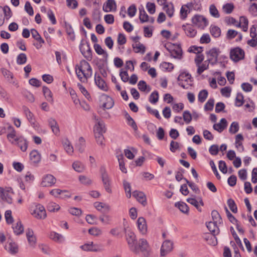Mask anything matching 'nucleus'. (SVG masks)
Listing matches in <instances>:
<instances>
[{"instance_id": "1", "label": "nucleus", "mask_w": 257, "mask_h": 257, "mask_svg": "<svg viewBox=\"0 0 257 257\" xmlns=\"http://www.w3.org/2000/svg\"><path fill=\"white\" fill-rule=\"evenodd\" d=\"M75 72L78 78L83 83H86L87 79L92 75V70L89 63L86 60H81L75 67Z\"/></svg>"}, {"instance_id": "2", "label": "nucleus", "mask_w": 257, "mask_h": 257, "mask_svg": "<svg viewBox=\"0 0 257 257\" xmlns=\"http://www.w3.org/2000/svg\"><path fill=\"white\" fill-rule=\"evenodd\" d=\"M126 240L128 245L133 252L135 253H139V247H138L137 240L135 233L130 230L124 228Z\"/></svg>"}, {"instance_id": "3", "label": "nucleus", "mask_w": 257, "mask_h": 257, "mask_svg": "<svg viewBox=\"0 0 257 257\" xmlns=\"http://www.w3.org/2000/svg\"><path fill=\"white\" fill-rule=\"evenodd\" d=\"M178 85L184 89H189L193 85L191 75L189 73L181 72L177 77Z\"/></svg>"}, {"instance_id": "4", "label": "nucleus", "mask_w": 257, "mask_h": 257, "mask_svg": "<svg viewBox=\"0 0 257 257\" xmlns=\"http://www.w3.org/2000/svg\"><path fill=\"white\" fill-rule=\"evenodd\" d=\"M165 47L170 53L171 57L179 59H181L182 50L180 44H175L169 43L166 44Z\"/></svg>"}, {"instance_id": "5", "label": "nucleus", "mask_w": 257, "mask_h": 257, "mask_svg": "<svg viewBox=\"0 0 257 257\" xmlns=\"http://www.w3.org/2000/svg\"><path fill=\"white\" fill-rule=\"evenodd\" d=\"M101 180L105 191L109 193H112L111 187V179L104 166H101L99 169Z\"/></svg>"}, {"instance_id": "6", "label": "nucleus", "mask_w": 257, "mask_h": 257, "mask_svg": "<svg viewBox=\"0 0 257 257\" xmlns=\"http://www.w3.org/2000/svg\"><path fill=\"white\" fill-rule=\"evenodd\" d=\"M219 48L214 47L206 52L207 60L205 63L208 62L211 65H214L218 62V57L220 53Z\"/></svg>"}, {"instance_id": "7", "label": "nucleus", "mask_w": 257, "mask_h": 257, "mask_svg": "<svg viewBox=\"0 0 257 257\" xmlns=\"http://www.w3.org/2000/svg\"><path fill=\"white\" fill-rule=\"evenodd\" d=\"M244 57L243 50L239 47H235L230 51V58L234 62H237L243 59Z\"/></svg>"}, {"instance_id": "8", "label": "nucleus", "mask_w": 257, "mask_h": 257, "mask_svg": "<svg viewBox=\"0 0 257 257\" xmlns=\"http://www.w3.org/2000/svg\"><path fill=\"white\" fill-rule=\"evenodd\" d=\"M192 23L201 29H204L208 24L207 20L203 16L195 15L192 18Z\"/></svg>"}, {"instance_id": "9", "label": "nucleus", "mask_w": 257, "mask_h": 257, "mask_svg": "<svg viewBox=\"0 0 257 257\" xmlns=\"http://www.w3.org/2000/svg\"><path fill=\"white\" fill-rule=\"evenodd\" d=\"M11 144L17 146L23 152L27 151L28 147V142L23 136H18Z\"/></svg>"}, {"instance_id": "10", "label": "nucleus", "mask_w": 257, "mask_h": 257, "mask_svg": "<svg viewBox=\"0 0 257 257\" xmlns=\"http://www.w3.org/2000/svg\"><path fill=\"white\" fill-rule=\"evenodd\" d=\"M13 194L12 188L10 187L4 189L3 187H0V197L9 204H12L13 202L12 195Z\"/></svg>"}, {"instance_id": "11", "label": "nucleus", "mask_w": 257, "mask_h": 257, "mask_svg": "<svg viewBox=\"0 0 257 257\" xmlns=\"http://www.w3.org/2000/svg\"><path fill=\"white\" fill-rule=\"evenodd\" d=\"M173 243L169 240H165L161 246L160 249V255L161 256H166L173 250Z\"/></svg>"}, {"instance_id": "12", "label": "nucleus", "mask_w": 257, "mask_h": 257, "mask_svg": "<svg viewBox=\"0 0 257 257\" xmlns=\"http://www.w3.org/2000/svg\"><path fill=\"white\" fill-rule=\"evenodd\" d=\"M84 42L83 40H81L79 45V49L81 54L83 56L88 60H90L92 58V50L90 47V45L88 42H86V50L84 51L83 49Z\"/></svg>"}, {"instance_id": "13", "label": "nucleus", "mask_w": 257, "mask_h": 257, "mask_svg": "<svg viewBox=\"0 0 257 257\" xmlns=\"http://www.w3.org/2000/svg\"><path fill=\"white\" fill-rule=\"evenodd\" d=\"M32 214L38 219H44L47 215L44 207L40 204L36 206L35 209L32 212Z\"/></svg>"}, {"instance_id": "14", "label": "nucleus", "mask_w": 257, "mask_h": 257, "mask_svg": "<svg viewBox=\"0 0 257 257\" xmlns=\"http://www.w3.org/2000/svg\"><path fill=\"white\" fill-rule=\"evenodd\" d=\"M56 182V178L51 174L45 176L41 182L43 187H51L54 185Z\"/></svg>"}, {"instance_id": "15", "label": "nucleus", "mask_w": 257, "mask_h": 257, "mask_svg": "<svg viewBox=\"0 0 257 257\" xmlns=\"http://www.w3.org/2000/svg\"><path fill=\"white\" fill-rule=\"evenodd\" d=\"M182 29L184 31L186 36L189 38H194L197 34V31L193 26L190 24H186L182 26Z\"/></svg>"}, {"instance_id": "16", "label": "nucleus", "mask_w": 257, "mask_h": 257, "mask_svg": "<svg viewBox=\"0 0 257 257\" xmlns=\"http://www.w3.org/2000/svg\"><path fill=\"white\" fill-rule=\"evenodd\" d=\"M105 12H115L116 10V4L114 0H107L102 8Z\"/></svg>"}, {"instance_id": "17", "label": "nucleus", "mask_w": 257, "mask_h": 257, "mask_svg": "<svg viewBox=\"0 0 257 257\" xmlns=\"http://www.w3.org/2000/svg\"><path fill=\"white\" fill-rule=\"evenodd\" d=\"M94 81L95 83L99 89L104 91H108V86L105 81L99 75L97 76L96 73L95 74Z\"/></svg>"}, {"instance_id": "18", "label": "nucleus", "mask_w": 257, "mask_h": 257, "mask_svg": "<svg viewBox=\"0 0 257 257\" xmlns=\"http://www.w3.org/2000/svg\"><path fill=\"white\" fill-rule=\"evenodd\" d=\"M106 128L103 121L97 122L94 126L93 132L94 135H103L106 132Z\"/></svg>"}, {"instance_id": "19", "label": "nucleus", "mask_w": 257, "mask_h": 257, "mask_svg": "<svg viewBox=\"0 0 257 257\" xmlns=\"http://www.w3.org/2000/svg\"><path fill=\"white\" fill-rule=\"evenodd\" d=\"M81 248L85 251H99L101 250L100 246L93 242L84 244L80 246Z\"/></svg>"}, {"instance_id": "20", "label": "nucleus", "mask_w": 257, "mask_h": 257, "mask_svg": "<svg viewBox=\"0 0 257 257\" xmlns=\"http://www.w3.org/2000/svg\"><path fill=\"white\" fill-rule=\"evenodd\" d=\"M133 196L138 201L141 203L144 206L147 204L146 197L145 194L141 191H135L133 192Z\"/></svg>"}, {"instance_id": "21", "label": "nucleus", "mask_w": 257, "mask_h": 257, "mask_svg": "<svg viewBox=\"0 0 257 257\" xmlns=\"http://www.w3.org/2000/svg\"><path fill=\"white\" fill-rule=\"evenodd\" d=\"M217 223L215 222L210 221L206 224L207 228L213 234V237L215 239L216 241L217 240V239L215 235L218 234L219 232V229L217 225Z\"/></svg>"}, {"instance_id": "22", "label": "nucleus", "mask_w": 257, "mask_h": 257, "mask_svg": "<svg viewBox=\"0 0 257 257\" xmlns=\"http://www.w3.org/2000/svg\"><path fill=\"white\" fill-rule=\"evenodd\" d=\"M137 225L138 229L142 234H145L147 232V225L146 219L140 217L138 219Z\"/></svg>"}, {"instance_id": "23", "label": "nucleus", "mask_w": 257, "mask_h": 257, "mask_svg": "<svg viewBox=\"0 0 257 257\" xmlns=\"http://www.w3.org/2000/svg\"><path fill=\"white\" fill-rule=\"evenodd\" d=\"M23 110L24 111V114H25L28 120L31 124V125L34 127V125L35 123V120L34 118V116L33 113L30 110L29 108L26 106H23L22 107Z\"/></svg>"}, {"instance_id": "24", "label": "nucleus", "mask_w": 257, "mask_h": 257, "mask_svg": "<svg viewBox=\"0 0 257 257\" xmlns=\"http://www.w3.org/2000/svg\"><path fill=\"white\" fill-rule=\"evenodd\" d=\"M8 134L7 135V138L9 142L11 143L13 141L15 140L16 138L17 137L16 136V131L15 130L14 127L11 125H9L7 127Z\"/></svg>"}, {"instance_id": "25", "label": "nucleus", "mask_w": 257, "mask_h": 257, "mask_svg": "<svg viewBox=\"0 0 257 257\" xmlns=\"http://www.w3.org/2000/svg\"><path fill=\"white\" fill-rule=\"evenodd\" d=\"M227 126V121L224 118L221 119L220 123L214 124L213 127V128L218 132L221 133L224 129L226 128Z\"/></svg>"}, {"instance_id": "26", "label": "nucleus", "mask_w": 257, "mask_h": 257, "mask_svg": "<svg viewBox=\"0 0 257 257\" xmlns=\"http://www.w3.org/2000/svg\"><path fill=\"white\" fill-rule=\"evenodd\" d=\"M138 247H139V251H141L143 252H144L145 254H146V255L149 254L148 251L149 244L146 239L144 238L140 239L139 240V245H138Z\"/></svg>"}, {"instance_id": "27", "label": "nucleus", "mask_w": 257, "mask_h": 257, "mask_svg": "<svg viewBox=\"0 0 257 257\" xmlns=\"http://www.w3.org/2000/svg\"><path fill=\"white\" fill-rule=\"evenodd\" d=\"M48 123H49V125L51 128V130H52L53 133L56 135H58L59 133L60 130H59V127L58 124L56 120L53 118H50L48 119Z\"/></svg>"}, {"instance_id": "28", "label": "nucleus", "mask_w": 257, "mask_h": 257, "mask_svg": "<svg viewBox=\"0 0 257 257\" xmlns=\"http://www.w3.org/2000/svg\"><path fill=\"white\" fill-rule=\"evenodd\" d=\"M30 158L32 163L37 164L41 160V156L37 150H34L30 153Z\"/></svg>"}, {"instance_id": "29", "label": "nucleus", "mask_w": 257, "mask_h": 257, "mask_svg": "<svg viewBox=\"0 0 257 257\" xmlns=\"http://www.w3.org/2000/svg\"><path fill=\"white\" fill-rule=\"evenodd\" d=\"M12 227L14 233L17 235H20L24 232V226L20 220L14 224Z\"/></svg>"}, {"instance_id": "30", "label": "nucleus", "mask_w": 257, "mask_h": 257, "mask_svg": "<svg viewBox=\"0 0 257 257\" xmlns=\"http://www.w3.org/2000/svg\"><path fill=\"white\" fill-rule=\"evenodd\" d=\"M138 86L141 91L144 92L146 93H149L151 90V87L148 85L144 80L140 81L138 84Z\"/></svg>"}, {"instance_id": "31", "label": "nucleus", "mask_w": 257, "mask_h": 257, "mask_svg": "<svg viewBox=\"0 0 257 257\" xmlns=\"http://www.w3.org/2000/svg\"><path fill=\"white\" fill-rule=\"evenodd\" d=\"M43 94L47 101L53 103V94L49 88L46 86L43 87Z\"/></svg>"}, {"instance_id": "32", "label": "nucleus", "mask_w": 257, "mask_h": 257, "mask_svg": "<svg viewBox=\"0 0 257 257\" xmlns=\"http://www.w3.org/2000/svg\"><path fill=\"white\" fill-rule=\"evenodd\" d=\"M175 206L177 207L182 212L185 214H187L189 212L188 206L183 202H178L175 203Z\"/></svg>"}, {"instance_id": "33", "label": "nucleus", "mask_w": 257, "mask_h": 257, "mask_svg": "<svg viewBox=\"0 0 257 257\" xmlns=\"http://www.w3.org/2000/svg\"><path fill=\"white\" fill-rule=\"evenodd\" d=\"M163 9L166 12L168 17L171 18L173 17L174 12V8L173 4L171 3L170 4H167L163 7Z\"/></svg>"}, {"instance_id": "34", "label": "nucleus", "mask_w": 257, "mask_h": 257, "mask_svg": "<svg viewBox=\"0 0 257 257\" xmlns=\"http://www.w3.org/2000/svg\"><path fill=\"white\" fill-rule=\"evenodd\" d=\"M124 116L127 121L128 124L130 125L135 131H137L138 130V126L133 118L127 112H125Z\"/></svg>"}, {"instance_id": "35", "label": "nucleus", "mask_w": 257, "mask_h": 257, "mask_svg": "<svg viewBox=\"0 0 257 257\" xmlns=\"http://www.w3.org/2000/svg\"><path fill=\"white\" fill-rule=\"evenodd\" d=\"M93 47L96 53L98 55H103V57L105 59L107 58L108 54L102 48L101 46L99 44H95Z\"/></svg>"}, {"instance_id": "36", "label": "nucleus", "mask_w": 257, "mask_h": 257, "mask_svg": "<svg viewBox=\"0 0 257 257\" xmlns=\"http://www.w3.org/2000/svg\"><path fill=\"white\" fill-rule=\"evenodd\" d=\"M118 161L119 163V166L120 170L124 173H126L127 170L125 167V164L124 162V157L122 154H120L117 156Z\"/></svg>"}, {"instance_id": "37", "label": "nucleus", "mask_w": 257, "mask_h": 257, "mask_svg": "<svg viewBox=\"0 0 257 257\" xmlns=\"http://www.w3.org/2000/svg\"><path fill=\"white\" fill-rule=\"evenodd\" d=\"M65 28L66 29V33L68 34V35H69L70 36V38L72 40H74L75 39V35H74L73 29L71 25L70 24L65 22Z\"/></svg>"}, {"instance_id": "38", "label": "nucleus", "mask_w": 257, "mask_h": 257, "mask_svg": "<svg viewBox=\"0 0 257 257\" xmlns=\"http://www.w3.org/2000/svg\"><path fill=\"white\" fill-rule=\"evenodd\" d=\"M102 96H104L106 98L107 102L103 103L102 107L104 108L110 109L112 108L114 105V101L112 98L108 96L105 94H103Z\"/></svg>"}, {"instance_id": "39", "label": "nucleus", "mask_w": 257, "mask_h": 257, "mask_svg": "<svg viewBox=\"0 0 257 257\" xmlns=\"http://www.w3.org/2000/svg\"><path fill=\"white\" fill-rule=\"evenodd\" d=\"M244 97L240 92H238L235 100V105L237 107L242 106L244 103Z\"/></svg>"}, {"instance_id": "40", "label": "nucleus", "mask_w": 257, "mask_h": 257, "mask_svg": "<svg viewBox=\"0 0 257 257\" xmlns=\"http://www.w3.org/2000/svg\"><path fill=\"white\" fill-rule=\"evenodd\" d=\"M208 93L207 90L203 89L201 90L198 95V100L201 102H204L208 97Z\"/></svg>"}, {"instance_id": "41", "label": "nucleus", "mask_w": 257, "mask_h": 257, "mask_svg": "<svg viewBox=\"0 0 257 257\" xmlns=\"http://www.w3.org/2000/svg\"><path fill=\"white\" fill-rule=\"evenodd\" d=\"M132 47L134 50V51L136 53L141 52L142 54H144L146 50V48L143 44L139 43L138 44H133Z\"/></svg>"}, {"instance_id": "42", "label": "nucleus", "mask_w": 257, "mask_h": 257, "mask_svg": "<svg viewBox=\"0 0 257 257\" xmlns=\"http://www.w3.org/2000/svg\"><path fill=\"white\" fill-rule=\"evenodd\" d=\"M49 237L51 239L57 242H61L63 240V237L61 234L54 231L50 233Z\"/></svg>"}, {"instance_id": "43", "label": "nucleus", "mask_w": 257, "mask_h": 257, "mask_svg": "<svg viewBox=\"0 0 257 257\" xmlns=\"http://www.w3.org/2000/svg\"><path fill=\"white\" fill-rule=\"evenodd\" d=\"M140 16L139 18L141 23H143L145 22H148L149 21V16L144 10V8L142 9H139Z\"/></svg>"}, {"instance_id": "44", "label": "nucleus", "mask_w": 257, "mask_h": 257, "mask_svg": "<svg viewBox=\"0 0 257 257\" xmlns=\"http://www.w3.org/2000/svg\"><path fill=\"white\" fill-rule=\"evenodd\" d=\"M212 218L213 222H217L219 224L222 223L221 217L218 212L216 210H213L211 212Z\"/></svg>"}, {"instance_id": "45", "label": "nucleus", "mask_w": 257, "mask_h": 257, "mask_svg": "<svg viewBox=\"0 0 257 257\" xmlns=\"http://www.w3.org/2000/svg\"><path fill=\"white\" fill-rule=\"evenodd\" d=\"M123 186L125 192L126 196L128 198L131 197V186L129 182L125 180L123 181Z\"/></svg>"}, {"instance_id": "46", "label": "nucleus", "mask_w": 257, "mask_h": 257, "mask_svg": "<svg viewBox=\"0 0 257 257\" xmlns=\"http://www.w3.org/2000/svg\"><path fill=\"white\" fill-rule=\"evenodd\" d=\"M227 205L230 209V210L234 213H237V206L234 202V201L231 199L229 198L227 200Z\"/></svg>"}, {"instance_id": "47", "label": "nucleus", "mask_w": 257, "mask_h": 257, "mask_svg": "<svg viewBox=\"0 0 257 257\" xmlns=\"http://www.w3.org/2000/svg\"><path fill=\"white\" fill-rule=\"evenodd\" d=\"M27 60V57L25 53H21L19 54L17 58V63L19 65L25 64Z\"/></svg>"}, {"instance_id": "48", "label": "nucleus", "mask_w": 257, "mask_h": 257, "mask_svg": "<svg viewBox=\"0 0 257 257\" xmlns=\"http://www.w3.org/2000/svg\"><path fill=\"white\" fill-rule=\"evenodd\" d=\"M73 168L78 172H82L84 170V165L79 161L74 162L72 165Z\"/></svg>"}, {"instance_id": "49", "label": "nucleus", "mask_w": 257, "mask_h": 257, "mask_svg": "<svg viewBox=\"0 0 257 257\" xmlns=\"http://www.w3.org/2000/svg\"><path fill=\"white\" fill-rule=\"evenodd\" d=\"M234 8V5L232 3H227L223 5L222 7L223 12L227 14H231Z\"/></svg>"}, {"instance_id": "50", "label": "nucleus", "mask_w": 257, "mask_h": 257, "mask_svg": "<svg viewBox=\"0 0 257 257\" xmlns=\"http://www.w3.org/2000/svg\"><path fill=\"white\" fill-rule=\"evenodd\" d=\"M47 210L50 212H55L59 210L60 207L59 205L54 202H50L47 206Z\"/></svg>"}, {"instance_id": "51", "label": "nucleus", "mask_w": 257, "mask_h": 257, "mask_svg": "<svg viewBox=\"0 0 257 257\" xmlns=\"http://www.w3.org/2000/svg\"><path fill=\"white\" fill-rule=\"evenodd\" d=\"M209 64L208 62L203 63L202 64H199L198 65H196L198 67L197 73L198 75H200L205 71V70H207L209 68Z\"/></svg>"}, {"instance_id": "52", "label": "nucleus", "mask_w": 257, "mask_h": 257, "mask_svg": "<svg viewBox=\"0 0 257 257\" xmlns=\"http://www.w3.org/2000/svg\"><path fill=\"white\" fill-rule=\"evenodd\" d=\"M210 33L213 37L218 38L220 36L221 30L217 26L211 27L210 28Z\"/></svg>"}, {"instance_id": "53", "label": "nucleus", "mask_w": 257, "mask_h": 257, "mask_svg": "<svg viewBox=\"0 0 257 257\" xmlns=\"http://www.w3.org/2000/svg\"><path fill=\"white\" fill-rule=\"evenodd\" d=\"M249 13L254 17H257V2L251 3L248 8Z\"/></svg>"}, {"instance_id": "54", "label": "nucleus", "mask_w": 257, "mask_h": 257, "mask_svg": "<svg viewBox=\"0 0 257 257\" xmlns=\"http://www.w3.org/2000/svg\"><path fill=\"white\" fill-rule=\"evenodd\" d=\"M159 100V93L157 91L155 90L153 92L149 97V101L151 103L155 104Z\"/></svg>"}, {"instance_id": "55", "label": "nucleus", "mask_w": 257, "mask_h": 257, "mask_svg": "<svg viewBox=\"0 0 257 257\" xmlns=\"http://www.w3.org/2000/svg\"><path fill=\"white\" fill-rule=\"evenodd\" d=\"M230 231L231 232L232 235L233 236L236 244H237L240 247H241L242 249H244L243 247L242 244V243H241V240L240 239V238L237 235L236 233L234 231V228L232 226L230 227Z\"/></svg>"}, {"instance_id": "56", "label": "nucleus", "mask_w": 257, "mask_h": 257, "mask_svg": "<svg viewBox=\"0 0 257 257\" xmlns=\"http://www.w3.org/2000/svg\"><path fill=\"white\" fill-rule=\"evenodd\" d=\"M4 12L5 18L7 20H9L13 15L12 11L10 7L8 6H5L3 8L2 7V10Z\"/></svg>"}, {"instance_id": "57", "label": "nucleus", "mask_w": 257, "mask_h": 257, "mask_svg": "<svg viewBox=\"0 0 257 257\" xmlns=\"http://www.w3.org/2000/svg\"><path fill=\"white\" fill-rule=\"evenodd\" d=\"M214 104L213 98H210L204 105V110L205 111H211L213 110Z\"/></svg>"}, {"instance_id": "58", "label": "nucleus", "mask_w": 257, "mask_h": 257, "mask_svg": "<svg viewBox=\"0 0 257 257\" xmlns=\"http://www.w3.org/2000/svg\"><path fill=\"white\" fill-rule=\"evenodd\" d=\"M238 123L236 121H233L230 126L229 132L231 134H234L238 131Z\"/></svg>"}, {"instance_id": "59", "label": "nucleus", "mask_w": 257, "mask_h": 257, "mask_svg": "<svg viewBox=\"0 0 257 257\" xmlns=\"http://www.w3.org/2000/svg\"><path fill=\"white\" fill-rule=\"evenodd\" d=\"M183 118L185 122L188 124L192 120V114L189 110H185L183 113Z\"/></svg>"}, {"instance_id": "60", "label": "nucleus", "mask_w": 257, "mask_h": 257, "mask_svg": "<svg viewBox=\"0 0 257 257\" xmlns=\"http://www.w3.org/2000/svg\"><path fill=\"white\" fill-rule=\"evenodd\" d=\"M63 147L68 154H71L73 152V148L68 140L63 143Z\"/></svg>"}, {"instance_id": "61", "label": "nucleus", "mask_w": 257, "mask_h": 257, "mask_svg": "<svg viewBox=\"0 0 257 257\" xmlns=\"http://www.w3.org/2000/svg\"><path fill=\"white\" fill-rule=\"evenodd\" d=\"M209 12L211 16L213 17L218 18L220 17L218 11L214 5H211L209 7Z\"/></svg>"}, {"instance_id": "62", "label": "nucleus", "mask_w": 257, "mask_h": 257, "mask_svg": "<svg viewBox=\"0 0 257 257\" xmlns=\"http://www.w3.org/2000/svg\"><path fill=\"white\" fill-rule=\"evenodd\" d=\"M225 210L227 218L229 221L233 224L237 223L238 220L234 217V216L229 212L226 206H225Z\"/></svg>"}, {"instance_id": "63", "label": "nucleus", "mask_w": 257, "mask_h": 257, "mask_svg": "<svg viewBox=\"0 0 257 257\" xmlns=\"http://www.w3.org/2000/svg\"><path fill=\"white\" fill-rule=\"evenodd\" d=\"M187 201L192 205L194 206L196 209L200 212L201 211V208L199 206L198 201L193 198H189L187 199Z\"/></svg>"}, {"instance_id": "64", "label": "nucleus", "mask_w": 257, "mask_h": 257, "mask_svg": "<svg viewBox=\"0 0 257 257\" xmlns=\"http://www.w3.org/2000/svg\"><path fill=\"white\" fill-rule=\"evenodd\" d=\"M25 10L30 15L33 16L34 15V10L32 7L31 3L27 1L25 5Z\"/></svg>"}]
</instances>
